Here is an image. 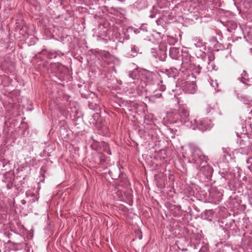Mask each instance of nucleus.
<instances>
[{
  "mask_svg": "<svg viewBox=\"0 0 252 252\" xmlns=\"http://www.w3.org/2000/svg\"><path fill=\"white\" fill-rule=\"evenodd\" d=\"M247 162L248 163H249L250 162V159H248L247 161Z\"/></svg>",
  "mask_w": 252,
  "mask_h": 252,
  "instance_id": "a878e982",
  "label": "nucleus"
},
{
  "mask_svg": "<svg viewBox=\"0 0 252 252\" xmlns=\"http://www.w3.org/2000/svg\"><path fill=\"white\" fill-rule=\"evenodd\" d=\"M186 91L189 94H194L196 90V86L193 83L188 84L186 86Z\"/></svg>",
  "mask_w": 252,
  "mask_h": 252,
  "instance_id": "9d476101",
  "label": "nucleus"
},
{
  "mask_svg": "<svg viewBox=\"0 0 252 252\" xmlns=\"http://www.w3.org/2000/svg\"><path fill=\"white\" fill-rule=\"evenodd\" d=\"M47 57L48 59L55 58L56 57V54L54 52H49L47 54Z\"/></svg>",
  "mask_w": 252,
  "mask_h": 252,
  "instance_id": "dca6fc26",
  "label": "nucleus"
},
{
  "mask_svg": "<svg viewBox=\"0 0 252 252\" xmlns=\"http://www.w3.org/2000/svg\"><path fill=\"white\" fill-rule=\"evenodd\" d=\"M247 101H248V100H245L244 102L245 103L247 104Z\"/></svg>",
  "mask_w": 252,
  "mask_h": 252,
  "instance_id": "393cba45",
  "label": "nucleus"
},
{
  "mask_svg": "<svg viewBox=\"0 0 252 252\" xmlns=\"http://www.w3.org/2000/svg\"><path fill=\"white\" fill-rule=\"evenodd\" d=\"M21 203L23 204V205H25L26 204V200L23 199L21 201Z\"/></svg>",
  "mask_w": 252,
  "mask_h": 252,
  "instance_id": "6ab92c4d",
  "label": "nucleus"
},
{
  "mask_svg": "<svg viewBox=\"0 0 252 252\" xmlns=\"http://www.w3.org/2000/svg\"><path fill=\"white\" fill-rule=\"evenodd\" d=\"M138 74V71L137 69H135L129 72L128 76L130 78H131L132 79H135L137 78Z\"/></svg>",
  "mask_w": 252,
  "mask_h": 252,
  "instance_id": "f8f14e48",
  "label": "nucleus"
},
{
  "mask_svg": "<svg viewBox=\"0 0 252 252\" xmlns=\"http://www.w3.org/2000/svg\"><path fill=\"white\" fill-rule=\"evenodd\" d=\"M131 56L133 57L136 56L138 53H139V49L137 46L136 45H132L131 47Z\"/></svg>",
  "mask_w": 252,
  "mask_h": 252,
  "instance_id": "9b49d317",
  "label": "nucleus"
},
{
  "mask_svg": "<svg viewBox=\"0 0 252 252\" xmlns=\"http://www.w3.org/2000/svg\"><path fill=\"white\" fill-rule=\"evenodd\" d=\"M195 128L201 131H204L211 129L213 126V124L210 119L208 118L200 120L198 122L195 119Z\"/></svg>",
  "mask_w": 252,
  "mask_h": 252,
  "instance_id": "7ed1b4c3",
  "label": "nucleus"
},
{
  "mask_svg": "<svg viewBox=\"0 0 252 252\" xmlns=\"http://www.w3.org/2000/svg\"><path fill=\"white\" fill-rule=\"evenodd\" d=\"M221 23L224 26L227 28V31L229 32H231L232 31L235 30L237 27V22L233 19L226 20H222L221 21Z\"/></svg>",
  "mask_w": 252,
  "mask_h": 252,
  "instance_id": "423d86ee",
  "label": "nucleus"
},
{
  "mask_svg": "<svg viewBox=\"0 0 252 252\" xmlns=\"http://www.w3.org/2000/svg\"><path fill=\"white\" fill-rule=\"evenodd\" d=\"M150 17L151 18H153L155 17V15L154 14H151L150 15Z\"/></svg>",
  "mask_w": 252,
  "mask_h": 252,
  "instance_id": "aec40b11",
  "label": "nucleus"
},
{
  "mask_svg": "<svg viewBox=\"0 0 252 252\" xmlns=\"http://www.w3.org/2000/svg\"><path fill=\"white\" fill-rule=\"evenodd\" d=\"M197 169L200 170L207 179L210 178L213 173V169L207 164V162L202 164L200 166L199 165Z\"/></svg>",
  "mask_w": 252,
  "mask_h": 252,
  "instance_id": "20e7f679",
  "label": "nucleus"
},
{
  "mask_svg": "<svg viewBox=\"0 0 252 252\" xmlns=\"http://www.w3.org/2000/svg\"><path fill=\"white\" fill-rule=\"evenodd\" d=\"M166 47L161 44L158 46V49L157 52V57L160 61H164L167 57Z\"/></svg>",
  "mask_w": 252,
  "mask_h": 252,
  "instance_id": "0eeeda50",
  "label": "nucleus"
},
{
  "mask_svg": "<svg viewBox=\"0 0 252 252\" xmlns=\"http://www.w3.org/2000/svg\"><path fill=\"white\" fill-rule=\"evenodd\" d=\"M190 154L189 162H192L196 164V168H198L202 164L205 163L207 161L208 158L204 156L201 151L197 147L191 146L190 148Z\"/></svg>",
  "mask_w": 252,
  "mask_h": 252,
  "instance_id": "f03ea898",
  "label": "nucleus"
},
{
  "mask_svg": "<svg viewBox=\"0 0 252 252\" xmlns=\"http://www.w3.org/2000/svg\"><path fill=\"white\" fill-rule=\"evenodd\" d=\"M201 44H202V43H201V42H198V43L196 44V46H198V47H199V46H201Z\"/></svg>",
  "mask_w": 252,
  "mask_h": 252,
  "instance_id": "412c9836",
  "label": "nucleus"
},
{
  "mask_svg": "<svg viewBox=\"0 0 252 252\" xmlns=\"http://www.w3.org/2000/svg\"><path fill=\"white\" fill-rule=\"evenodd\" d=\"M106 152H107L108 154H109V155H111V153H110V150H108L107 151H106Z\"/></svg>",
  "mask_w": 252,
  "mask_h": 252,
  "instance_id": "b1692460",
  "label": "nucleus"
},
{
  "mask_svg": "<svg viewBox=\"0 0 252 252\" xmlns=\"http://www.w3.org/2000/svg\"><path fill=\"white\" fill-rule=\"evenodd\" d=\"M104 56H105V57H108V56H110V54L109 53V52H105V53H104Z\"/></svg>",
  "mask_w": 252,
  "mask_h": 252,
  "instance_id": "a211bd4d",
  "label": "nucleus"
},
{
  "mask_svg": "<svg viewBox=\"0 0 252 252\" xmlns=\"http://www.w3.org/2000/svg\"><path fill=\"white\" fill-rule=\"evenodd\" d=\"M167 121L170 124H178L195 129V119L189 117V112L185 104H179L178 109H171L167 113Z\"/></svg>",
  "mask_w": 252,
  "mask_h": 252,
  "instance_id": "f257e3e1",
  "label": "nucleus"
},
{
  "mask_svg": "<svg viewBox=\"0 0 252 252\" xmlns=\"http://www.w3.org/2000/svg\"><path fill=\"white\" fill-rule=\"evenodd\" d=\"M191 56L188 53H185L182 55V65L185 67H189L190 64Z\"/></svg>",
  "mask_w": 252,
  "mask_h": 252,
  "instance_id": "1a4fd4ad",
  "label": "nucleus"
},
{
  "mask_svg": "<svg viewBox=\"0 0 252 252\" xmlns=\"http://www.w3.org/2000/svg\"><path fill=\"white\" fill-rule=\"evenodd\" d=\"M168 41L169 44H174L177 41L174 37H169Z\"/></svg>",
  "mask_w": 252,
  "mask_h": 252,
  "instance_id": "f3484780",
  "label": "nucleus"
},
{
  "mask_svg": "<svg viewBox=\"0 0 252 252\" xmlns=\"http://www.w3.org/2000/svg\"><path fill=\"white\" fill-rule=\"evenodd\" d=\"M249 168L251 171H252V162L251 163L250 166L249 167Z\"/></svg>",
  "mask_w": 252,
  "mask_h": 252,
  "instance_id": "4be33fe9",
  "label": "nucleus"
},
{
  "mask_svg": "<svg viewBox=\"0 0 252 252\" xmlns=\"http://www.w3.org/2000/svg\"><path fill=\"white\" fill-rule=\"evenodd\" d=\"M240 150H242L241 153L244 154H248L252 150V146L250 145V142L248 138L245 139H240Z\"/></svg>",
  "mask_w": 252,
  "mask_h": 252,
  "instance_id": "39448f33",
  "label": "nucleus"
},
{
  "mask_svg": "<svg viewBox=\"0 0 252 252\" xmlns=\"http://www.w3.org/2000/svg\"><path fill=\"white\" fill-rule=\"evenodd\" d=\"M159 22V20H156V22L157 23V24L158 25V22Z\"/></svg>",
  "mask_w": 252,
  "mask_h": 252,
  "instance_id": "bb28decb",
  "label": "nucleus"
},
{
  "mask_svg": "<svg viewBox=\"0 0 252 252\" xmlns=\"http://www.w3.org/2000/svg\"><path fill=\"white\" fill-rule=\"evenodd\" d=\"M142 74L145 75L148 80H150L153 73L147 70H144L142 72Z\"/></svg>",
  "mask_w": 252,
  "mask_h": 252,
  "instance_id": "ddd939ff",
  "label": "nucleus"
},
{
  "mask_svg": "<svg viewBox=\"0 0 252 252\" xmlns=\"http://www.w3.org/2000/svg\"><path fill=\"white\" fill-rule=\"evenodd\" d=\"M170 57L175 60H178L180 56V49L176 47H171L169 50Z\"/></svg>",
  "mask_w": 252,
  "mask_h": 252,
  "instance_id": "6e6552de",
  "label": "nucleus"
},
{
  "mask_svg": "<svg viewBox=\"0 0 252 252\" xmlns=\"http://www.w3.org/2000/svg\"><path fill=\"white\" fill-rule=\"evenodd\" d=\"M242 83L247 87L252 86V78H249L247 80H242Z\"/></svg>",
  "mask_w": 252,
  "mask_h": 252,
  "instance_id": "2eb2a0df",
  "label": "nucleus"
},
{
  "mask_svg": "<svg viewBox=\"0 0 252 252\" xmlns=\"http://www.w3.org/2000/svg\"><path fill=\"white\" fill-rule=\"evenodd\" d=\"M251 114H252V110H251Z\"/></svg>",
  "mask_w": 252,
  "mask_h": 252,
  "instance_id": "cd10ccee",
  "label": "nucleus"
},
{
  "mask_svg": "<svg viewBox=\"0 0 252 252\" xmlns=\"http://www.w3.org/2000/svg\"><path fill=\"white\" fill-rule=\"evenodd\" d=\"M241 77L239 78L238 80H239L242 83V80H247L248 79L246 77L248 76V74L246 71L243 70V73L241 74Z\"/></svg>",
  "mask_w": 252,
  "mask_h": 252,
  "instance_id": "4468645a",
  "label": "nucleus"
},
{
  "mask_svg": "<svg viewBox=\"0 0 252 252\" xmlns=\"http://www.w3.org/2000/svg\"><path fill=\"white\" fill-rule=\"evenodd\" d=\"M105 149L107 148L109 149V146L107 144H105Z\"/></svg>",
  "mask_w": 252,
  "mask_h": 252,
  "instance_id": "5701e85b",
  "label": "nucleus"
}]
</instances>
